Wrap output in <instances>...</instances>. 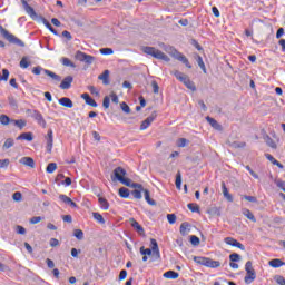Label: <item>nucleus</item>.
<instances>
[{
  "label": "nucleus",
  "mask_w": 285,
  "mask_h": 285,
  "mask_svg": "<svg viewBox=\"0 0 285 285\" xmlns=\"http://www.w3.org/2000/svg\"><path fill=\"white\" fill-rule=\"evenodd\" d=\"M171 75H174V77H176V79H178V81L184 83V86H186V88H188V90H191V92H195V90H197L195 82H193L191 79L188 78V76H186L181 71L176 70V71L171 72Z\"/></svg>",
  "instance_id": "nucleus-1"
},
{
  "label": "nucleus",
  "mask_w": 285,
  "mask_h": 285,
  "mask_svg": "<svg viewBox=\"0 0 285 285\" xmlns=\"http://www.w3.org/2000/svg\"><path fill=\"white\" fill-rule=\"evenodd\" d=\"M0 35L3 36L9 43H13L14 46H19L20 48H24L26 43L21 41V39L17 38L14 35L10 33L3 26L0 24Z\"/></svg>",
  "instance_id": "nucleus-2"
},
{
  "label": "nucleus",
  "mask_w": 285,
  "mask_h": 285,
  "mask_svg": "<svg viewBox=\"0 0 285 285\" xmlns=\"http://www.w3.org/2000/svg\"><path fill=\"white\" fill-rule=\"evenodd\" d=\"M142 51L145 55H149L155 59H160L163 61H169V58L164 53V51L156 49L155 47H144Z\"/></svg>",
  "instance_id": "nucleus-3"
},
{
  "label": "nucleus",
  "mask_w": 285,
  "mask_h": 285,
  "mask_svg": "<svg viewBox=\"0 0 285 285\" xmlns=\"http://www.w3.org/2000/svg\"><path fill=\"white\" fill-rule=\"evenodd\" d=\"M45 72V75H47V77H51V79H53V81H61V78L59 75L48 70V69H43L41 66L35 67L32 69L33 75H41V72Z\"/></svg>",
  "instance_id": "nucleus-4"
},
{
  "label": "nucleus",
  "mask_w": 285,
  "mask_h": 285,
  "mask_svg": "<svg viewBox=\"0 0 285 285\" xmlns=\"http://www.w3.org/2000/svg\"><path fill=\"white\" fill-rule=\"evenodd\" d=\"M75 59H77V61H81L83 63H88V66L92 65L95 62V57L90 56L86 52L82 51H77L75 55Z\"/></svg>",
  "instance_id": "nucleus-5"
},
{
  "label": "nucleus",
  "mask_w": 285,
  "mask_h": 285,
  "mask_svg": "<svg viewBox=\"0 0 285 285\" xmlns=\"http://www.w3.org/2000/svg\"><path fill=\"white\" fill-rule=\"evenodd\" d=\"M171 57L174 59H177V61H181L186 66V68H193V65H190V61H188V58L184 56V53L179 52L177 49H171Z\"/></svg>",
  "instance_id": "nucleus-6"
},
{
  "label": "nucleus",
  "mask_w": 285,
  "mask_h": 285,
  "mask_svg": "<svg viewBox=\"0 0 285 285\" xmlns=\"http://www.w3.org/2000/svg\"><path fill=\"white\" fill-rule=\"evenodd\" d=\"M29 112H31L32 119H35L39 126H41L42 128H46L47 126L46 119H43V115H41L39 110H29Z\"/></svg>",
  "instance_id": "nucleus-7"
},
{
  "label": "nucleus",
  "mask_w": 285,
  "mask_h": 285,
  "mask_svg": "<svg viewBox=\"0 0 285 285\" xmlns=\"http://www.w3.org/2000/svg\"><path fill=\"white\" fill-rule=\"evenodd\" d=\"M224 242L228 246H234L235 248H239L240 250H246V247L244 246V244L239 243L237 239L233 237H226Z\"/></svg>",
  "instance_id": "nucleus-8"
},
{
  "label": "nucleus",
  "mask_w": 285,
  "mask_h": 285,
  "mask_svg": "<svg viewBox=\"0 0 285 285\" xmlns=\"http://www.w3.org/2000/svg\"><path fill=\"white\" fill-rule=\"evenodd\" d=\"M72 81H73L72 76H67V77L63 78V80L61 81L59 88H61V90H70V88H71V86H72Z\"/></svg>",
  "instance_id": "nucleus-9"
},
{
  "label": "nucleus",
  "mask_w": 285,
  "mask_h": 285,
  "mask_svg": "<svg viewBox=\"0 0 285 285\" xmlns=\"http://www.w3.org/2000/svg\"><path fill=\"white\" fill-rule=\"evenodd\" d=\"M155 117H157V115L151 114L149 117H147L140 125V130H146L147 128L150 127V124H153V121H155Z\"/></svg>",
  "instance_id": "nucleus-10"
},
{
  "label": "nucleus",
  "mask_w": 285,
  "mask_h": 285,
  "mask_svg": "<svg viewBox=\"0 0 285 285\" xmlns=\"http://www.w3.org/2000/svg\"><path fill=\"white\" fill-rule=\"evenodd\" d=\"M59 199L63 204H67V206H70L71 208H77V203H75L70 197L61 194V195H59Z\"/></svg>",
  "instance_id": "nucleus-11"
},
{
  "label": "nucleus",
  "mask_w": 285,
  "mask_h": 285,
  "mask_svg": "<svg viewBox=\"0 0 285 285\" xmlns=\"http://www.w3.org/2000/svg\"><path fill=\"white\" fill-rule=\"evenodd\" d=\"M46 141H47V153H52V144H53L52 129L48 130L46 136Z\"/></svg>",
  "instance_id": "nucleus-12"
},
{
  "label": "nucleus",
  "mask_w": 285,
  "mask_h": 285,
  "mask_svg": "<svg viewBox=\"0 0 285 285\" xmlns=\"http://www.w3.org/2000/svg\"><path fill=\"white\" fill-rule=\"evenodd\" d=\"M150 244H151L153 255H155V257L159 259V257H161V254L159 253V245L157 244V239L151 238Z\"/></svg>",
  "instance_id": "nucleus-13"
},
{
  "label": "nucleus",
  "mask_w": 285,
  "mask_h": 285,
  "mask_svg": "<svg viewBox=\"0 0 285 285\" xmlns=\"http://www.w3.org/2000/svg\"><path fill=\"white\" fill-rule=\"evenodd\" d=\"M58 104H60V106H63L65 108H73L75 104L72 102V100L68 97H62L58 100Z\"/></svg>",
  "instance_id": "nucleus-14"
},
{
  "label": "nucleus",
  "mask_w": 285,
  "mask_h": 285,
  "mask_svg": "<svg viewBox=\"0 0 285 285\" xmlns=\"http://www.w3.org/2000/svg\"><path fill=\"white\" fill-rule=\"evenodd\" d=\"M23 9L27 12V14H29V17H31V19H35V17H37V12H35V8L30 7V4H28V1H23Z\"/></svg>",
  "instance_id": "nucleus-15"
},
{
  "label": "nucleus",
  "mask_w": 285,
  "mask_h": 285,
  "mask_svg": "<svg viewBox=\"0 0 285 285\" xmlns=\"http://www.w3.org/2000/svg\"><path fill=\"white\" fill-rule=\"evenodd\" d=\"M82 99L86 101L87 106H91L92 108H97V101L90 97L89 94H82Z\"/></svg>",
  "instance_id": "nucleus-16"
},
{
  "label": "nucleus",
  "mask_w": 285,
  "mask_h": 285,
  "mask_svg": "<svg viewBox=\"0 0 285 285\" xmlns=\"http://www.w3.org/2000/svg\"><path fill=\"white\" fill-rule=\"evenodd\" d=\"M114 177H116V179L120 181L122 177H126V169H124L122 167H117L114 170Z\"/></svg>",
  "instance_id": "nucleus-17"
},
{
  "label": "nucleus",
  "mask_w": 285,
  "mask_h": 285,
  "mask_svg": "<svg viewBox=\"0 0 285 285\" xmlns=\"http://www.w3.org/2000/svg\"><path fill=\"white\" fill-rule=\"evenodd\" d=\"M19 163L22 164V166H29V168H35V159H32L31 157H22Z\"/></svg>",
  "instance_id": "nucleus-18"
},
{
  "label": "nucleus",
  "mask_w": 285,
  "mask_h": 285,
  "mask_svg": "<svg viewBox=\"0 0 285 285\" xmlns=\"http://www.w3.org/2000/svg\"><path fill=\"white\" fill-rule=\"evenodd\" d=\"M131 226L135 228L138 235H144V227L135 218L130 219Z\"/></svg>",
  "instance_id": "nucleus-19"
},
{
  "label": "nucleus",
  "mask_w": 285,
  "mask_h": 285,
  "mask_svg": "<svg viewBox=\"0 0 285 285\" xmlns=\"http://www.w3.org/2000/svg\"><path fill=\"white\" fill-rule=\"evenodd\" d=\"M110 78V71L109 70H105L100 76H98V79L100 81H102V83L105 86H108V83H110V80H108Z\"/></svg>",
  "instance_id": "nucleus-20"
},
{
  "label": "nucleus",
  "mask_w": 285,
  "mask_h": 285,
  "mask_svg": "<svg viewBox=\"0 0 285 285\" xmlns=\"http://www.w3.org/2000/svg\"><path fill=\"white\" fill-rule=\"evenodd\" d=\"M205 266H207V268H219L222 263L219 261H213V258H207Z\"/></svg>",
  "instance_id": "nucleus-21"
},
{
  "label": "nucleus",
  "mask_w": 285,
  "mask_h": 285,
  "mask_svg": "<svg viewBox=\"0 0 285 285\" xmlns=\"http://www.w3.org/2000/svg\"><path fill=\"white\" fill-rule=\"evenodd\" d=\"M257 278V274L255 272H247L245 276V284H253L255 279Z\"/></svg>",
  "instance_id": "nucleus-22"
},
{
  "label": "nucleus",
  "mask_w": 285,
  "mask_h": 285,
  "mask_svg": "<svg viewBox=\"0 0 285 285\" xmlns=\"http://www.w3.org/2000/svg\"><path fill=\"white\" fill-rule=\"evenodd\" d=\"M179 230L180 235H183V237H186V235L190 233V225L188 224V222L181 223Z\"/></svg>",
  "instance_id": "nucleus-23"
},
{
  "label": "nucleus",
  "mask_w": 285,
  "mask_h": 285,
  "mask_svg": "<svg viewBox=\"0 0 285 285\" xmlns=\"http://www.w3.org/2000/svg\"><path fill=\"white\" fill-rule=\"evenodd\" d=\"M206 121H208L209 126H212V128H215V130H222V125H219V122H217V120H215L214 118H210V116L206 117Z\"/></svg>",
  "instance_id": "nucleus-24"
},
{
  "label": "nucleus",
  "mask_w": 285,
  "mask_h": 285,
  "mask_svg": "<svg viewBox=\"0 0 285 285\" xmlns=\"http://www.w3.org/2000/svg\"><path fill=\"white\" fill-rule=\"evenodd\" d=\"M242 213L245 217H247V219H249V222H253L254 224L257 222V218H255V215L250 213V209L243 208Z\"/></svg>",
  "instance_id": "nucleus-25"
},
{
  "label": "nucleus",
  "mask_w": 285,
  "mask_h": 285,
  "mask_svg": "<svg viewBox=\"0 0 285 285\" xmlns=\"http://www.w3.org/2000/svg\"><path fill=\"white\" fill-rule=\"evenodd\" d=\"M222 190L225 199H227V202H233V195L228 193V188L226 187V183L224 181L222 183Z\"/></svg>",
  "instance_id": "nucleus-26"
},
{
  "label": "nucleus",
  "mask_w": 285,
  "mask_h": 285,
  "mask_svg": "<svg viewBox=\"0 0 285 285\" xmlns=\"http://www.w3.org/2000/svg\"><path fill=\"white\" fill-rule=\"evenodd\" d=\"M32 132H23L20 136L17 137L18 141H32Z\"/></svg>",
  "instance_id": "nucleus-27"
},
{
  "label": "nucleus",
  "mask_w": 285,
  "mask_h": 285,
  "mask_svg": "<svg viewBox=\"0 0 285 285\" xmlns=\"http://www.w3.org/2000/svg\"><path fill=\"white\" fill-rule=\"evenodd\" d=\"M163 277L166 279H177L179 277V273L175 271H167L164 273Z\"/></svg>",
  "instance_id": "nucleus-28"
},
{
  "label": "nucleus",
  "mask_w": 285,
  "mask_h": 285,
  "mask_svg": "<svg viewBox=\"0 0 285 285\" xmlns=\"http://www.w3.org/2000/svg\"><path fill=\"white\" fill-rule=\"evenodd\" d=\"M269 266H272V268H279L282 266H285V263L279 258H274L269 261Z\"/></svg>",
  "instance_id": "nucleus-29"
},
{
  "label": "nucleus",
  "mask_w": 285,
  "mask_h": 285,
  "mask_svg": "<svg viewBox=\"0 0 285 285\" xmlns=\"http://www.w3.org/2000/svg\"><path fill=\"white\" fill-rule=\"evenodd\" d=\"M98 202H99V206L102 210H108L110 208V204L108 203V200L106 198L99 197Z\"/></svg>",
  "instance_id": "nucleus-30"
},
{
  "label": "nucleus",
  "mask_w": 285,
  "mask_h": 285,
  "mask_svg": "<svg viewBox=\"0 0 285 285\" xmlns=\"http://www.w3.org/2000/svg\"><path fill=\"white\" fill-rule=\"evenodd\" d=\"M195 59H196L200 70H203V72L206 73V63H204V59L202 58V56H199L198 53H195Z\"/></svg>",
  "instance_id": "nucleus-31"
},
{
  "label": "nucleus",
  "mask_w": 285,
  "mask_h": 285,
  "mask_svg": "<svg viewBox=\"0 0 285 285\" xmlns=\"http://www.w3.org/2000/svg\"><path fill=\"white\" fill-rule=\"evenodd\" d=\"M144 195H145V200L147 202V204H149V206L157 205V203L150 198V191L148 189L144 190Z\"/></svg>",
  "instance_id": "nucleus-32"
},
{
  "label": "nucleus",
  "mask_w": 285,
  "mask_h": 285,
  "mask_svg": "<svg viewBox=\"0 0 285 285\" xmlns=\"http://www.w3.org/2000/svg\"><path fill=\"white\" fill-rule=\"evenodd\" d=\"M190 144V140L186 139V138H179L176 141V145L178 148H186V146H188Z\"/></svg>",
  "instance_id": "nucleus-33"
},
{
  "label": "nucleus",
  "mask_w": 285,
  "mask_h": 285,
  "mask_svg": "<svg viewBox=\"0 0 285 285\" xmlns=\"http://www.w3.org/2000/svg\"><path fill=\"white\" fill-rule=\"evenodd\" d=\"M119 195L122 197V199H128V197H130V190L126 187H121L119 189Z\"/></svg>",
  "instance_id": "nucleus-34"
},
{
  "label": "nucleus",
  "mask_w": 285,
  "mask_h": 285,
  "mask_svg": "<svg viewBox=\"0 0 285 285\" xmlns=\"http://www.w3.org/2000/svg\"><path fill=\"white\" fill-rule=\"evenodd\" d=\"M0 124H2V126H8L9 124H12V119L7 115H0Z\"/></svg>",
  "instance_id": "nucleus-35"
},
{
  "label": "nucleus",
  "mask_w": 285,
  "mask_h": 285,
  "mask_svg": "<svg viewBox=\"0 0 285 285\" xmlns=\"http://www.w3.org/2000/svg\"><path fill=\"white\" fill-rule=\"evenodd\" d=\"M265 144H267V146H269V148H277V144H275V140H273V138H271V136H265Z\"/></svg>",
  "instance_id": "nucleus-36"
},
{
  "label": "nucleus",
  "mask_w": 285,
  "mask_h": 285,
  "mask_svg": "<svg viewBox=\"0 0 285 285\" xmlns=\"http://www.w3.org/2000/svg\"><path fill=\"white\" fill-rule=\"evenodd\" d=\"M92 217L94 219H96V222H98V224H106V219H104V216H101V214L95 212L92 213Z\"/></svg>",
  "instance_id": "nucleus-37"
},
{
  "label": "nucleus",
  "mask_w": 285,
  "mask_h": 285,
  "mask_svg": "<svg viewBox=\"0 0 285 285\" xmlns=\"http://www.w3.org/2000/svg\"><path fill=\"white\" fill-rule=\"evenodd\" d=\"M144 187L141 189H134L131 195L135 197V199H141V193H144Z\"/></svg>",
  "instance_id": "nucleus-38"
},
{
  "label": "nucleus",
  "mask_w": 285,
  "mask_h": 285,
  "mask_svg": "<svg viewBox=\"0 0 285 285\" xmlns=\"http://www.w3.org/2000/svg\"><path fill=\"white\" fill-rule=\"evenodd\" d=\"M61 61L62 66H67L68 68H77V66L68 58H62Z\"/></svg>",
  "instance_id": "nucleus-39"
},
{
  "label": "nucleus",
  "mask_w": 285,
  "mask_h": 285,
  "mask_svg": "<svg viewBox=\"0 0 285 285\" xmlns=\"http://www.w3.org/2000/svg\"><path fill=\"white\" fill-rule=\"evenodd\" d=\"M207 259L208 257H199V256L194 257V262H196V264H200L202 266H206Z\"/></svg>",
  "instance_id": "nucleus-40"
},
{
  "label": "nucleus",
  "mask_w": 285,
  "mask_h": 285,
  "mask_svg": "<svg viewBox=\"0 0 285 285\" xmlns=\"http://www.w3.org/2000/svg\"><path fill=\"white\" fill-rule=\"evenodd\" d=\"M11 124H14V126H17L18 128H20V130H22L23 128H26V121L24 120H11Z\"/></svg>",
  "instance_id": "nucleus-41"
},
{
  "label": "nucleus",
  "mask_w": 285,
  "mask_h": 285,
  "mask_svg": "<svg viewBox=\"0 0 285 285\" xmlns=\"http://www.w3.org/2000/svg\"><path fill=\"white\" fill-rule=\"evenodd\" d=\"M229 262H242V255L234 253L229 255Z\"/></svg>",
  "instance_id": "nucleus-42"
},
{
  "label": "nucleus",
  "mask_w": 285,
  "mask_h": 285,
  "mask_svg": "<svg viewBox=\"0 0 285 285\" xmlns=\"http://www.w3.org/2000/svg\"><path fill=\"white\" fill-rule=\"evenodd\" d=\"M12 146H14V139L12 138H8L3 144V148L6 150H8V148H12Z\"/></svg>",
  "instance_id": "nucleus-43"
},
{
  "label": "nucleus",
  "mask_w": 285,
  "mask_h": 285,
  "mask_svg": "<svg viewBox=\"0 0 285 285\" xmlns=\"http://www.w3.org/2000/svg\"><path fill=\"white\" fill-rule=\"evenodd\" d=\"M8 77H10V71L8 69H3L2 76L0 75V81H8Z\"/></svg>",
  "instance_id": "nucleus-44"
},
{
  "label": "nucleus",
  "mask_w": 285,
  "mask_h": 285,
  "mask_svg": "<svg viewBox=\"0 0 285 285\" xmlns=\"http://www.w3.org/2000/svg\"><path fill=\"white\" fill-rule=\"evenodd\" d=\"M187 208H189V210H191V213H199V205H197V204L189 203L187 205Z\"/></svg>",
  "instance_id": "nucleus-45"
},
{
  "label": "nucleus",
  "mask_w": 285,
  "mask_h": 285,
  "mask_svg": "<svg viewBox=\"0 0 285 285\" xmlns=\"http://www.w3.org/2000/svg\"><path fill=\"white\" fill-rule=\"evenodd\" d=\"M57 170V163H50L48 166H47V173L49 174H52Z\"/></svg>",
  "instance_id": "nucleus-46"
},
{
  "label": "nucleus",
  "mask_w": 285,
  "mask_h": 285,
  "mask_svg": "<svg viewBox=\"0 0 285 285\" xmlns=\"http://www.w3.org/2000/svg\"><path fill=\"white\" fill-rule=\"evenodd\" d=\"M73 236H75L76 239H79V240L83 239V230L75 229Z\"/></svg>",
  "instance_id": "nucleus-47"
},
{
  "label": "nucleus",
  "mask_w": 285,
  "mask_h": 285,
  "mask_svg": "<svg viewBox=\"0 0 285 285\" xmlns=\"http://www.w3.org/2000/svg\"><path fill=\"white\" fill-rule=\"evenodd\" d=\"M176 188H177L178 190H181V174H180V173H178V174L176 175Z\"/></svg>",
  "instance_id": "nucleus-48"
},
{
  "label": "nucleus",
  "mask_w": 285,
  "mask_h": 285,
  "mask_svg": "<svg viewBox=\"0 0 285 285\" xmlns=\"http://www.w3.org/2000/svg\"><path fill=\"white\" fill-rule=\"evenodd\" d=\"M119 181L120 184H124V186H127L128 188H130V185L132 184V180L126 177H122Z\"/></svg>",
  "instance_id": "nucleus-49"
},
{
  "label": "nucleus",
  "mask_w": 285,
  "mask_h": 285,
  "mask_svg": "<svg viewBox=\"0 0 285 285\" xmlns=\"http://www.w3.org/2000/svg\"><path fill=\"white\" fill-rule=\"evenodd\" d=\"M140 254L145 255V256H150L153 255V250L150 248H146V247H140Z\"/></svg>",
  "instance_id": "nucleus-50"
},
{
  "label": "nucleus",
  "mask_w": 285,
  "mask_h": 285,
  "mask_svg": "<svg viewBox=\"0 0 285 285\" xmlns=\"http://www.w3.org/2000/svg\"><path fill=\"white\" fill-rule=\"evenodd\" d=\"M12 199H13V202H21V199H23V195H21V191H16L12 195Z\"/></svg>",
  "instance_id": "nucleus-51"
},
{
  "label": "nucleus",
  "mask_w": 285,
  "mask_h": 285,
  "mask_svg": "<svg viewBox=\"0 0 285 285\" xmlns=\"http://www.w3.org/2000/svg\"><path fill=\"white\" fill-rule=\"evenodd\" d=\"M16 233H17V235H26V228L21 225H17Z\"/></svg>",
  "instance_id": "nucleus-52"
},
{
  "label": "nucleus",
  "mask_w": 285,
  "mask_h": 285,
  "mask_svg": "<svg viewBox=\"0 0 285 285\" xmlns=\"http://www.w3.org/2000/svg\"><path fill=\"white\" fill-rule=\"evenodd\" d=\"M190 244L193 246H199V237L195 236V235H191L190 236Z\"/></svg>",
  "instance_id": "nucleus-53"
},
{
  "label": "nucleus",
  "mask_w": 285,
  "mask_h": 285,
  "mask_svg": "<svg viewBox=\"0 0 285 285\" xmlns=\"http://www.w3.org/2000/svg\"><path fill=\"white\" fill-rule=\"evenodd\" d=\"M29 67H30V61H28L26 58H22L20 60V68L26 69V68H29Z\"/></svg>",
  "instance_id": "nucleus-54"
},
{
  "label": "nucleus",
  "mask_w": 285,
  "mask_h": 285,
  "mask_svg": "<svg viewBox=\"0 0 285 285\" xmlns=\"http://www.w3.org/2000/svg\"><path fill=\"white\" fill-rule=\"evenodd\" d=\"M120 108L124 112H126L127 115H130V107L128 106V104L126 102L120 104Z\"/></svg>",
  "instance_id": "nucleus-55"
},
{
  "label": "nucleus",
  "mask_w": 285,
  "mask_h": 285,
  "mask_svg": "<svg viewBox=\"0 0 285 285\" xmlns=\"http://www.w3.org/2000/svg\"><path fill=\"white\" fill-rule=\"evenodd\" d=\"M232 148H246V142L234 141Z\"/></svg>",
  "instance_id": "nucleus-56"
},
{
  "label": "nucleus",
  "mask_w": 285,
  "mask_h": 285,
  "mask_svg": "<svg viewBox=\"0 0 285 285\" xmlns=\"http://www.w3.org/2000/svg\"><path fill=\"white\" fill-rule=\"evenodd\" d=\"M167 222H169V224H175V222H177V216L175 214H168Z\"/></svg>",
  "instance_id": "nucleus-57"
},
{
  "label": "nucleus",
  "mask_w": 285,
  "mask_h": 285,
  "mask_svg": "<svg viewBox=\"0 0 285 285\" xmlns=\"http://www.w3.org/2000/svg\"><path fill=\"white\" fill-rule=\"evenodd\" d=\"M8 166H10V159H0V168H8Z\"/></svg>",
  "instance_id": "nucleus-58"
},
{
  "label": "nucleus",
  "mask_w": 285,
  "mask_h": 285,
  "mask_svg": "<svg viewBox=\"0 0 285 285\" xmlns=\"http://www.w3.org/2000/svg\"><path fill=\"white\" fill-rule=\"evenodd\" d=\"M245 271H246V273H248L249 271H250V272H255V269L253 268V262L248 261V262L245 264Z\"/></svg>",
  "instance_id": "nucleus-59"
},
{
  "label": "nucleus",
  "mask_w": 285,
  "mask_h": 285,
  "mask_svg": "<svg viewBox=\"0 0 285 285\" xmlns=\"http://www.w3.org/2000/svg\"><path fill=\"white\" fill-rule=\"evenodd\" d=\"M151 88L155 95L159 94V85L157 83V81L151 82Z\"/></svg>",
  "instance_id": "nucleus-60"
},
{
  "label": "nucleus",
  "mask_w": 285,
  "mask_h": 285,
  "mask_svg": "<svg viewBox=\"0 0 285 285\" xmlns=\"http://www.w3.org/2000/svg\"><path fill=\"white\" fill-rule=\"evenodd\" d=\"M246 202H250L252 204H257V197L255 196H243Z\"/></svg>",
  "instance_id": "nucleus-61"
},
{
  "label": "nucleus",
  "mask_w": 285,
  "mask_h": 285,
  "mask_svg": "<svg viewBox=\"0 0 285 285\" xmlns=\"http://www.w3.org/2000/svg\"><path fill=\"white\" fill-rule=\"evenodd\" d=\"M191 46H194V48L198 49L199 51L204 50L202 45H199V42L195 39L191 40Z\"/></svg>",
  "instance_id": "nucleus-62"
},
{
  "label": "nucleus",
  "mask_w": 285,
  "mask_h": 285,
  "mask_svg": "<svg viewBox=\"0 0 285 285\" xmlns=\"http://www.w3.org/2000/svg\"><path fill=\"white\" fill-rule=\"evenodd\" d=\"M100 52L102 55H112L114 51L111 48H102V49H100Z\"/></svg>",
  "instance_id": "nucleus-63"
},
{
  "label": "nucleus",
  "mask_w": 285,
  "mask_h": 285,
  "mask_svg": "<svg viewBox=\"0 0 285 285\" xmlns=\"http://www.w3.org/2000/svg\"><path fill=\"white\" fill-rule=\"evenodd\" d=\"M276 282L279 285H285V278L283 276H277Z\"/></svg>",
  "instance_id": "nucleus-64"
}]
</instances>
